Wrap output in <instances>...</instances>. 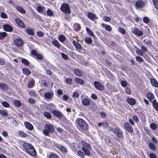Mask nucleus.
<instances>
[{
  "mask_svg": "<svg viewBox=\"0 0 158 158\" xmlns=\"http://www.w3.org/2000/svg\"><path fill=\"white\" fill-rule=\"evenodd\" d=\"M75 74L78 76H81L82 75V73L78 69H76L74 70Z\"/></svg>",
  "mask_w": 158,
  "mask_h": 158,
  "instance_id": "nucleus-35",
  "label": "nucleus"
},
{
  "mask_svg": "<svg viewBox=\"0 0 158 158\" xmlns=\"http://www.w3.org/2000/svg\"><path fill=\"white\" fill-rule=\"evenodd\" d=\"M124 127L129 132L131 133L133 132V130L132 127L128 123L126 122L125 123Z\"/></svg>",
  "mask_w": 158,
  "mask_h": 158,
  "instance_id": "nucleus-9",
  "label": "nucleus"
},
{
  "mask_svg": "<svg viewBox=\"0 0 158 158\" xmlns=\"http://www.w3.org/2000/svg\"><path fill=\"white\" fill-rule=\"evenodd\" d=\"M118 31L119 32L123 34H125L126 33L125 30L123 28H119L118 29Z\"/></svg>",
  "mask_w": 158,
  "mask_h": 158,
  "instance_id": "nucleus-59",
  "label": "nucleus"
},
{
  "mask_svg": "<svg viewBox=\"0 0 158 158\" xmlns=\"http://www.w3.org/2000/svg\"><path fill=\"white\" fill-rule=\"evenodd\" d=\"M144 43L148 46H151L152 44V40L149 39H146L143 40Z\"/></svg>",
  "mask_w": 158,
  "mask_h": 158,
  "instance_id": "nucleus-30",
  "label": "nucleus"
},
{
  "mask_svg": "<svg viewBox=\"0 0 158 158\" xmlns=\"http://www.w3.org/2000/svg\"><path fill=\"white\" fill-rule=\"evenodd\" d=\"M127 101L128 103L131 105H134L136 103L135 100L132 98H128L127 99Z\"/></svg>",
  "mask_w": 158,
  "mask_h": 158,
  "instance_id": "nucleus-22",
  "label": "nucleus"
},
{
  "mask_svg": "<svg viewBox=\"0 0 158 158\" xmlns=\"http://www.w3.org/2000/svg\"><path fill=\"white\" fill-rule=\"evenodd\" d=\"M136 60L139 63H142L144 61V60L141 57L138 56L136 57Z\"/></svg>",
  "mask_w": 158,
  "mask_h": 158,
  "instance_id": "nucleus-45",
  "label": "nucleus"
},
{
  "mask_svg": "<svg viewBox=\"0 0 158 158\" xmlns=\"http://www.w3.org/2000/svg\"><path fill=\"white\" fill-rule=\"evenodd\" d=\"M88 17L91 20H94L98 19L96 15L92 13H89L88 14Z\"/></svg>",
  "mask_w": 158,
  "mask_h": 158,
  "instance_id": "nucleus-17",
  "label": "nucleus"
},
{
  "mask_svg": "<svg viewBox=\"0 0 158 158\" xmlns=\"http://www.w3.org/2000/svg\"><path fill=\"white\" fill-rule=\"evenodd\" d=\"M85 40L87 43L89 44H91L93 41L91 38L88 37H86L85 39Z\"/></svg>",
  "mask_w": 158,
  "mask_h": 158,
  "instance_id": "nucleus-42",
  "label": "nucleus"
},
{
  "mask_svg": "<svg viewBox=\"0 0 158 158\" xmlns=\"http://www.w3.org/2000/svg\"><path fill=\"white\" fill-rule=\"evenodd\" d=\"M49 158H58V157L56 155L52 154L49 156Z\"/></svg>",
  "mask_w": 158,
  "mask_h": 158,
  "instance_id": "nucleus-64",
  "label": "nucleus"
},
{
  "mask_svg": "<svg viewBox=\"0 0 158 158\" xmlns=\"http://www.w3.org/2000/svg\"><path fill=\"white\" fill-rule=\"evenodd\" d=\"M91 149H86V148H82V150L85 153V155L87 156H89L90 155L89 150Z\"/></svg>",
  "mask_w": 158,
  "mask_h": 158,
  "instance_id": "nucleus-28",
  "label": "nucleus"
},
{
  "mask_svg": "<svg viewBox=\"0 0 158 158\" xmlns=\"http://www.w3.org/2000/svg\"><path fill=\"white\" fill-rule=\"evenodd\" d=\"M34 81L33 79H32L29 81L28 83V87L29 88H31L34 86Z\"/></svg>",
  "mask_w": 158,
  "mask_h": 158,
  "instance_id": "nucleus-36",
  "label": "nucleus"
},
{
  "mask_svg": "<svg viewBox=\"0 0 158 158\" xmlns=\"http://www.w3.org/2000/svg\"><path fill=\"white\" fill-rule=\"evenodd\" d=\"M57 148L61 151V152L66 153L67 152V150L66 148L62 145H59L57 147Z\"/></svg>",
  "mask_w": 158,
  "mask_h": 158,
  "instance_id": "nucleus-23",
  "label": "nucleus"
},
{
  "mask_svg": "<svg viewBox=\"0 0 158 158\" xmlns=\"http://www.w3.org/2000/svg\"><path fill=\"white\" fill-rule=\"evenodd\" d=\"M16 9L20 13L24 14L26 13L25 10L21 7L20 6H17Z\"/></svg>",
  "mask_w": 158,
  "mask_h": 158,
  "instance_id": "nucleus-29",
  "label": "nucleus"
},
{
  "mask_svg": "<svg viewBox=\"0 0 158 158\" xmlns=\"http://www.w3.org/2000/svg\"><path fill=\"white\" fill-rule=\"evenodd\" d=\"M86 31L87 33L89 34L90 35L92 36V37L94 36V34L92 31L88 27H86Z\"/></svg>",
  "mask_w": 158,
  "mask_h": 158,
  "instance_id": "nucleus-37",
  "label": "nucleus"
},
{
  "mask_svg": "<svg viewBox=\"0 0 158 158\" xmlns=\"http://www.w3.org/2000/svg\"><path fill=\"white\" fill-rule=\"evenodd\" d=\"M15 21L17 24L23 28H24L25 27V25L23 22L19 19L16 18L15 19Z\"/></svg>",
  "mask_w": 158,
  "mask_h": 158,
  "instance_id": "nucleus-20",
  "label": "nucleus"
},
{
  "mask_svg": "<svg viewBox=\"0 0 158 158\" xmlns=\"http://www.w3.org/2000/svg\"><path fill=\"white\" fill-rule=\"evenodd\" d=\"M148 146L153 151H155L156 149V147L153 143H149Z\"/></svg>",
  "mask_w": 158,
  "mask_h": 158,
  "instance_id": "nucleus-32",
  "label": "nucleus"
},
{
  "mask_svg": "<svg viewBox=\"0 0 158 158\" xmlns=\"http://www.w3.org/2000/svg\"><path fill=\"white\" fill-rule=\"evenodd\" d=\"M152 2L154 7L158 10V0H152Z\"/></svg>",
  "mask_w": 158,
  "mask_h": 158,
  "instance_id": "nucleus-44",
  "label": "nucleus"
},
{
  "mask_svg": "<svg viewBox=\"0 0 158 158\" xmlns=\"http://www.w3.org/2000/svg\"><path fill=\"white\" fill-rule=\"evenodd\" d=\"M150 81L151 84L153 86L156 87H158V82L155 79L151 78Z\"/></svg>",
  "mask_w": 158,
  "mask_h": 158,
  "instance_id": "nucleus-21",
  "label": "nucleus"
},
{
  "mask_svg": "<svg viewBox=\"0 0 158 158\" xmlns=\"http://www.w3.org/2000/svg\"><path fill=\"white\" fill-rule=\"evenodd\" d=\"M78 123L80 127L84 130H87L88 128V125L82 119L78 120Z\"/></svg>",
  "mask_w": 158,
  "mask_h": 158,
  "instance_id": "nucleus-5",
  "label": "nucleus"
},
{
  "mask_svg": "<svg viewBox=\"0 0 158 158\" xmlns=\"http://www.w3.org/2000/svg\"><path fill=\"white\" fill-rule=\"evenodd\" d=\"M32 147V148H31L30 149L29 151L26 152L30 155L35 156L36 155V152L33 146Z\"/></svg>",
  "mask_w": 158,
  "mask_h": 158,
  "instance_id": "nucleus-13",
  "label": "nucleus"
},
{
  "mask_svg": "<svg viewBox=\"0 0 158 158\" xmlns=\"http://www.w3.org/2000/svg\"><path fill=\"white\" fill-rule=\"evenodd\" d=\"M44 115L45 117L48 118H51V116L50 114L48 112H44Z\"/></svg>",
  "mask_w": 158,
  "mask_h": 158,
  "instance_id": "nucleus-55",
  "label": "nucleus"
},
{
  "mask_svg": "<svg viewBox=\"0 0 158 158\" xmlns=\"http://www.w3.org/2000/svg\"><path fill=\"white\" fill-rule=\"evenodd\" d=\"M143 21L144 23H148L149 22V19L147 17H145L143 19Z\"/></svg>",
  "mask_w": 158,
  "mask_h": 158,
  "instance_id": "nucleus-63",
  "label": "nucleus"
},
{
  "mask_svg": "<svg viewBox=\"0 0 158 158\" xmlns=\"http://www.w3.org/2000/svg\"><path fill=\"white\" fill-rule=\"evenodd\" d=\"M102 26L105 28V29L109 31H110L112 29V28L111 26L108 25H106V24L104 23H102Z\"/></svg>",
  "mask_w": 158,
  "mask_h": 158,
  "instance_id": "nucleus-24",
  "label": "nucleus"
},
{
  "mask_svg": "<svg viewBox=\"0 0 158 158\" xmlns=\"http://www.w3.org/2000/svg\"><path fill=\"white\" fill-rule=\"evenodd\" d=\"M3 27L4 30L7 31H12L13 30L12 27L9 25L6 24L3 25Z\"/></svg>",
  "mask_w": 158,
  "mask_h": 158,
  "instance_id": "nucleus-12",
  "label": "nucleus"
},
{
  "mask_svg": "<svg viewBox=\"0 0 158 158\" xmlns=\"http://www.w3.org/2000/svg\"><path fill=\"white\" fill-rule=\"evenodd\" d=\"M144 2L141 0L137 1L135 4V6L137 8H142L144 6Z\"/></svg>",
  "mask_w": 158,
  "mask_h": 158,
  "instance_id": "nucleus-11",
  "label": "nucleus"
},
{
  "mask_svg": "<svg viewBox=\"0 0 158 158\" xmlns=\"http://www.w3.org/2000/svg\"><path fill=\"white\" fill-rule=\"evenodd\" d=\"M147 97L149 99L150 98L151 99H152L154 98V96L152 94L149 93L147 94Z\"/></svg>",
  "mask_w": 158,
  "mask_h": 158,
  "instance_id": "nucleus-52",
  "label": "nucleus"
},
{
  "mask_svg": "<svg viewBox=\"0 0 158 158\" xmlns=\"http://www.w3.org/2000/svg\"><path fill=\"white\" fill-rule=\"evenodd\" d=\"M79 97V94L78 92H73L72 97L73 98H78Z\"/></svg>",
  "mask_w": 158,
  "mask_h": 158,
  "instance_id": "nucleus-50",
  "label": "nucleus"
},
{
  "mask_svg": "<svg viewBox=\"0 0 158 158\" xmlns=\"http://www.w3.org/2000/svg\"><path fill=\"white\" fill-rule=\"evenodd\" d=\"M36 58L39 60H41L43 59V57L42 55L40 54H37L36 56Z\"/></svg>",
  "mask_w": 158,
  "mask_h": 158,
  "instance_id": "nucleus-58",
  "label": "nucleus"
},
{
  "mask_svg": "<svg viewBox=\"0 0 158 158\" xmlns=\"http://www.w3.org/2000/svg\"><path fill=\"white\" fill-rule=\"evenodd\" d=\"M23 73L26 75H28L31 73L30 71L28 69L26 68L23 69Z\"/></svg>",
  "mask_w": 158,
  "mask_h": 158,
  "instance_id": "nucleus-31",
  "label": "nucleus"
},
{
  "mask_svg": "<svg viewBox=\"0 0 158 158\" xmlns=\"http://www.w3.org/2000/svg\"><path fill=\"white\" fill-rule=\"evenodd\" d=\"M60 9L64 13L69 14L71 13V10L69 5L66 3H64L62 5Z\"/></svg>",
  "mask_w": 158,
  "mask_h": 158,
  "instance_id": "nucleus-2",
  "label": "nucleus"
},
{
  "mask_svg": "<svg viewBox=\"0 0 158 158\" xmlns=\"http://www.w3.org/2000/svg\"><path fill=\"white\" fill-rule=\"evenodd\" d=\"M0 114L2 115L6 116L8 115L7 111L5 110H0Z\"/></svg>",
  "mask_w": 158,
  "mask_h": 158,
  "instance_id": "nucleus-40",
  "label": "nucleus"
},
{
  "mask_svg": "<svg viewBox=\"0 0 158 158\" xmlns=\"http://www.w3.org/2000/svg\"><path fill=\"white\" fill-rule=\"evenodd\" d=\"M29 94L31 96H33L34 97H36L37 96V94L34 91H29Z\"/></svg>",
  "mask_w": 158,
  "mask_h": 158,
  "instance_id": "nucleus-49",
  "label": "nucleus"
},
{
  "mask_svg": "<svg viewBox=\"0 0 158 158\" xmlns=\"http://www.w3.org/2000/svg\"><path fill=\"white\" fill-rule=\"evenodd\" d=\"M150 127L151 128L154 130H156L157 127L156 124L153 123L150 124Z\"/></svg>",
  "mask_w": 158,
  "mask_h": 158,
  "instance_id": "nucleus-54",
  "label": "nucleus"
},
{
  "mask_svg": "<svg viewBox=\"0 0 158 158\" xmlns=\"http://www.w3.org/2000/svg\"><path fill=\"white\" fill-rule=\"evenodd\" d=\"M54 128L53 125L50 124H46L44 126V129L43 133L46 136H48L49 133H52L54 131Z\"/></svg>",
  "mask_w": 158,
  "mask_h": 158,
  "instance_id": "nucleus-1",
  "label": "nucleus"
},
{
  "mask_svg": "<svg viewBox=\"0 0 158 158\" xmlns=\"http://www.w3.org/2000/svg\"><path fill=\"white\" fill-rule=\"evenodd\" d=\"M73 43L77 51L80 53H84V48L80 44L75 40H73Z\"/></svg>",
  "mask_w": 158,
  "mask_h": 158,
  "instance_id": "nucleus-3",
  "label": "nucleus"
},
{
  "mask_svg": "<svg viewBox=\"0 0 158 158\" xmlns=\"http://www.w3.org/2000/svg\"><path fill=\"white\" fill-rule=\"evenodd\" d=\"M0 16L1 18L4 19L8 18L7 15L4 12H2L0 13Z\"/></svg>",
  "mask_w": 158,
  "mask_h": 158,
  "instance_id": "nucleus-47",
  "label": "nucleus"
},
{
  "mask_svg": "<svg viewBox=\"0 0 158 158\" xmlns=\"http://www.w3.org/2000/svg\"><path fill=\"white\" fill-rule=\"evenodd\" d=\"M54 94L52 92H47L44 94V97L47 99H50L53 97Z\"/></svg>",
  "mask_w": 158,
  "mask_h": 158,
  "instance_id": "nucleus-15",
  "label": "nucleus"
},
{
  "mask_svg": "<svg viewBox=\"0 0 158 158\" xmlns=\"http://www.w3.org/2000/svg\"><path fill=\"white\" fill-rule=\"evenodd\" d=\"M74 30L76 31H78L81 29V26L78 23H75L73 26Z\"/></svg>",
  "mask_w": 158,
  "mask_h": 158,
  "instance_id": "nucleus-27",
  "label": "nucleus"
},
{
  "mask_svg": "<svg viewBox=\"0 0 158 158\" xmlns=\"http://www.w3.org/2000/svg\"><path fill=\"white\" fill-rule=\"evenodd\" d=\"M61 56L63 58L66 60H67L68 59L69 57L68 56L63 53H61Z\"/></svg>",
  "mask_w": 158,
  "mask_h": 158,
  "instance_id": "nucleus-60",
  "label": "nucleus"
},
{
  "mask_svg": "<svg viewBox=\"0 0 158 158\" xmlns=\"http://www.w3.org/2000/svg\"><path fill=\"white\" fill-rule=\"evenodd\" d=\"M94 84L95 87L98 90H102L104 89V86L102 85L101 83L98 81H94Z\"/></svg>",
  "mask_w": 158,
  "mask_h": 158,
  "instance_id": "nucleus-8",
  "label": "nucleus"
},
{
  "mask_svg": "<svg viewBox=\"0 0 158 158\" xmlns=\"http://www.w3.org/2000/svg\"><path fill=\"white\" fill-rule=\"evenodd\" d=\"M66 39L65 37L63 35H60L59 37V40L62 42H64Z\"/></svg>",
  "mask_w": 158,
  "mask_h": 158,
  "instance_id": "nucleus-43",
  "label": "nucleus"
},
{
  "mask_svg": "<svg viewBox=\"0 0 158 158\" xmlns=\"http://www.w3.org/2000/svg\"><path fill=\"white\" fill-rule=\"evenodd\" d=\"M75 81L77 83H78L80 84H83L84 83L83 80L77 77L76 78Z\"/></svg>",
  "mask_w": 158,
  "mask_h": 158,
  "instance_id": "nucleus-41",
  "label": "nucleus"
},
{
  "mask_svg": "<svg viewBox=\"0 0 158 158\" xmlns=\"http://www.w3.org/2000/svg\"><path fill=\"white\" fill-rule=\"evenodd\" d=\"M103 19L105 22H108L110 20V18L109 17H108L107 16H105L103 18Z\"/></svg>",
  "mask_w": 158,
  "mask_h": 158,
  "instance_id": "nucleus-61",
  "label": "nucleus"
},
{
  "mask_svg": "<svg viewBox=\"0 0 158 158\" xmlns=\"http://www.w3.org/2000/svg\"><path fill=\"white\" fill-rule=\"evenodd\" d=\"M25 127L28 129L31 130L33 129V126L30 123L26 122L24 123Z\"/></svg>",
  "mask_w": 158,
  "mask_h": 158,
  "instance_id": "nucleus-19",
  "label": "nucleus"
},
{
  "mask_svg": "<svg viewBox=\"0 0 158 158\" xmlns=\"http://www.w3.org/2000/svg\"><path fill=\"white\" fill-rule=\"evenodd\" d=\"M52 113L54 115L59 118H61L62 116V113L59 111L54 110L53 111Z\"/></svg>",
  "mask_w": 158,
  "mask_h": 158,
  "instance_id": "nucleus-18",
  "label": "nucleus"
},
{
  "mask_svg": "<svg viewBox=\"0 0 158 158\" xmlns=\"http://www.w3.org/2000/svg\"><path fill=\"white\" fill-rule=\"evenodd\" d=\"M91 99L88 98H85L82 100L81 101L82 104L84 106H88L90 103Z\"/></svg>",
  "mask_w": 158,
  "mask_h": 158,
  "instance_id": "nucleus-10",
  "label": "nucleus"
},
{
  "mask_svg": "<svg viewBox=\"0 0 158 158\" xmlns=\"http://www.w3.org/2000/svg\"><path fill=\"white\" fill-rule=\"evenodd\" d=\"M136 53L138 55L140 56L143 55V53L142 51L139 48H137L136 50Z\"/></svg>",
  "mask_w": 158,
  "mask_h": 158,
  "instance_id": "nucleus-38",
  "label": "nucleus"
},
{
  "mask_svg": "<svg viewBox=\"0 0 158 158\" xmlns=\"http://www.w3.org/2000/svg\"><path fill=\"white\" fill-rule=\"evenodd\" d=\"M81 144L83 146V147H82V148H86V149H91L90 145L89 144L86 143L85 142L83 141H82Z\"/></svg>",
  "mask_w": 158,
  "mask_h": 158,
  "instance_id": "nucleus-26",
  "label": "nucleus"
},
{
  "mask_svg": "<svg viewBox=\"0 0 158 158\" xmlns=\"http://www.w3.org/2000/svg\"><path fill=\"white\" fill-rule=\"evenodd\" d=\"M2 104V105L5 107H9V103L6 102L4 101L3 102Z\"/></svg>",
  "mask_w": 158,
  "mask_h": 158,
  "instance_id": "nucleus-57",
  "label": "nucleus"
},
{
  "mask_svg": "<svg viewBox=\"0 0 158 158\" xmlns=\"http://www.w3.org/2000/svg\"><path fill=\"white\" fill-rule=\"evenodd\" d=\"M21 62L22 63L24 64L28 65L29 64V63L28 61L26 59H23L21 60Z\"/></svg>",
  "mask_w": 158,
  "mask_h": 158,
  "instance_id": "nucleus-48",
  "label": "nucleus"
},
{
  "mask_svg": "<svg viewBox=\"0 0 158 158\" xmlns=\"http://www.w3.org/2000/svg\"><path fill=\"white\" fill-rule=\"evenodd\" d=\"M52 43L57 48L60 47V44L59 42L56 40L53 41Z\"/></svg>",
  "mask_w": 158,
  "mask_h": 158,
  "instance_id": "nucleus-33",
  "label": "nucleus"
},
{
  "mask_svg": "<svg viewBox=\"0 0 158 158\" xmlns=\"http://www.w3.org/2000/svg\"><path fill=\"white\" fill-rule=\"evenodd\" d=\"M0 89L3 91H6L9 89V87L5 84L3 83H0Z\"/></svg>",
  "mask_w": 158,
  "mask_h": 158,
  "instance_id": "nucleus-16",
  "label": "nucleus"
},
{
  "mask_svg": "<svg viewBox=\"0 0 158 158\" xmlns=\"http://www.w3.org/2000/svg\"><path fill=\"white\" fill-rule=\"evenodd\" d=\"M6 35V33L5 32L0 33V39H3Z\"/></svg>",
  "mask_w": 158,
  "mask_h": 158,
  "instance_id": "nucleus-46",
  "label": "nucleus"
},
{
  "mask_svg": "<svg viewBox=\"0 0 158 158\" xmlns=\"http://www.w3.org/2000/svg\"><path fill=\"white\" fill-rule=\"evenodd\" d=\"M23 146L26 151L28 152V151H29L30 149L31 148H32L33 146L29 143H25L23 145Z\"/></svg>",
  "mask_w": 158,
  "mask_h": 158,
  "instance_id": "nucleus-14",
  "label": "nucleus"
},
{
  "mask_svg": "<svg viewBox=\"0 0 158 158\" xmlns=\"http://www.w3.org/2000/svg\"><path fill=\"white\" fill-rule=\"evenodd\" d=\"M78 154L79 156L82 158L84 157L85 156L83 153L80 150L78 151Z\"/></svg>",
  "mask_w": 158,
  "mask_h": 158,
  "instance_id": "nucleus-56",
  "label": "nucleus"
},
{
  "mask_svg": "<svg viewBox=\"0 0 158 158\" xmlns=\"http://www.w3.org/2000/svg\"><path fill=\"white\" fill-rule=\"evenodd\" d=\"M28 102L29 103L31 104H34L35 102V100L31 98L28 99Z\"/></svg>",
  "mask_w": 158,
  "mask_h": 158,
  "instance_id": "nucleus-53",
  "label": "nucleus"
},
{
  "mask_svg": "<svg viewBox=\"0 0 158 158\" xmlns=\"http://www.w3.org/2000/svg\"><path fill=\"white\" fill-rule=\"evenodd\" d=\"M131 32L135 35L139 36H141L143 34V32L142 31L135 27L131 28Z\"/></svg>",
  "mask_w": 158,
  "mask_h": 158,
  "instance_id": "nucleus-6",
  "label": "nucleus"
},
{
  "mask_svg": "<svg viewBox=\"0 0 158 158\" xmlns=\"http://www.w3.org/2000/svg\"><path fill=\"white\" fill-rule=\"evenodd\" d=\"M18 134L21 137H26L27 136V134L22 131H20L18 132Z\"/></svg>",
  "mask_w": 158,
  "mask_h": 158,
  "instance_id": "nucleus-51",
  "label": "nucleus"
},
{
  "mask_svg": "<svg viewBox=\"0 0 158 158\" xmlns=\"http://www.w3.org/2000/svg\"><path fill=\"white\" fill-rule=\"evenodd\" d=\"M14 105L17 107H19L21 106V103L20 101L15 100L14 101Z\"/></svg>",
  "mask_w": 158,
  "mask_h": 158,
  "instance_id": "nucleus-34",
  "label": "nucleus"
},
{
  "mask_svg": "<svg viewBox=\"0 0 158 158\" xmlns=\"http://www.w3.org/2000/svg\"><path fill=\"white\" fill-rule=\"evenodd\" d=\"M26 32L27 33L30 35H33L34 32L33 29L30 28H28L26 29Z\"/></svg>",
  "mask_w": 158,
  "mask_h": 158,
  "instance_id": "nucleus-25",
  "label": "nucleus"
},
{
  "mask_svg": "<svg viewBox=\"0 0 158 158\" xmlns=\"http://www.w3.org/2000/svg\"><path fill=\"white\" fill-rule=\"evenodd\" d=\"M113 132L118 138L123 139V131L118 127H116L114 128Z\"/></svg>",
  "mask_w": 158,
  "mask_h": 158,
  "instance_id": "nucleus-4",
  "label": "nucleus"
},
{
  "mask_svg": "<svg viewBox=\"0 0 158 158\" xmlns=\"http://www.w3.org/2000/svg\"><path fill=\"white\" fill-rule=\"evenodd\" d=\"M152 104L154 108L158 111V103L156 102V100H154L152 102Z\"/></svg>",
  "mask_w": 158,
  "mask_h": 158,
  "instance_id": "nucleus-39",
  "label": "nucleus"
},
{
  "mask_svg": "<svg viewBox=\"0 0 158 158\" xmlns=\"http://www.w3.org/2000/svg\"><path fill=\"white\" fill-rule=\"evenodd\" d=\"M14 43L15 45L17 47H20L23 44V42L21 38L16 39L14 41Z\"/></svg>",
  "mask_w": 158,
  "mask_h": 158,
  "instance_id": "nucleus-7",
  "label": "nucleus"
},
{
  "mask_svg": "<svg viewBox=\"0 0 158 158\" xmlns=\"http://www.w3.org/2000/svg\"><path fill=\"white\" fill-rule=\"evenodd\" d=\"M149 156L150 158H157L156 154L153 153H150Z\"/></svg>",
  "mask_w": 158,
  "mask_h": 158,
  "instance_id": "nucleus-62",
  "label": "nucleus"
}]
</instances>
